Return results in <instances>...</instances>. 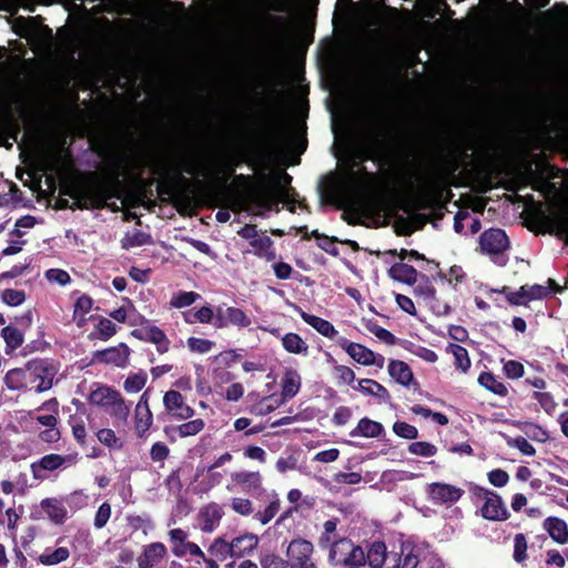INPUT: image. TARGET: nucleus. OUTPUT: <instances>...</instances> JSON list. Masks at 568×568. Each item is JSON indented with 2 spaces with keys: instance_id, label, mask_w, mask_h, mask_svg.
Returning a JSON list of instances; mask_svg holds the SVG:
<instances>
[{
  "instance_id": "obj_1",
  "label": "nucleus",
  "mask_w": 568,
  "mask_h": 568,
  "mask_svg": "<svg viewBox=\"0 0 568 568\" xmlns=\"http://www.w3.org/2000/svg\"><path fill=\"white\" fill-rule=\"evenodd\" d=\"M91 149L103 160V166L98 172L87 173L88 184L78 190L63 189L61 192L74 199L70 209L75 210H102L106 201L123 199L125 184L120 176L125 175L122 169V160L111 151L104 142H95Z\"/></svg>"
},
{
  "instance_id": "obj_2",
  "label": "nucleus",
  "mask_w": 568,
  "mask_h": 568,
  "mask_svg": "<svg viewBox=\"0 0 568 568\" xmlns=\"http://www.w3.org/2000/svg\"><path fill=\"white\" fill-rule=\"evenodd\" d=\"M237 163L225 162L217 170L199 155L180 159L170 164L152 166V173L161 178L158 183V193L160 195L172 196L176 194L182 186L189 184V179L184 173L192 176H212L221 185H225L229 179L234 174Z\"/></svg>"
},
{
  "instance_id": "obj_3",
  "label": "nucleus",
  "mask_w": 568,
  "mask_h": 568,
  "mask_svg": "<svg viewBox=\"0 0 568 568\" xmlns=\"http://www.w3.org/2000/svg\"><path fill=\"white\" fill-rule=\"evenodd\" d=\"M394 119L384 108L371 109L364 118L363 160L390 163L403 151V139L394 130Z\"/></svg>"
},
{
  "instance_id": "obj_4",
  "label": "nucleus",
  "mask_w": 568,
  "mask_h": 568,
  "mask_svg": "<svg viewBox=\"0 0 568 568\" xmlns=\"http://www.w3.org/2000/svg\"><path fill=\"white\" fill-rule=\"evenodd\" d=\"M235 181L247 186L250 196L261 206H266L276 196L284 195L292 183V176L285 171L278 174H263L257 181L251 175H235Z\"/></svg>"
},
{
  "instance_id": "obj_5",
  "label": "nucleus",
  "mask_w": 568,
  "mask_h": 568,
  "mask_svg": "<svg viewBox=\"0 0 568 568\" xmlns=\"http://www.w3.org/2000/svg\"><path fill=\"white\" fill-rule=\"evenodd\" d=\"M122 160V169L125 175L120 176V180L124 182L126 178H133L135 182L139 183V192L136 194V205H143L148 210H152L156 205V201L153 200V190L152 185L154 183L153 179H143L142 174L145 169L151 168V162L146 156H138L131 161V164L128 165L124 158L119 153L114 152Z\"/></svg>"
},
{
  "instance_id": "obj_6",
  "label": "nucleus",
  "mask_w": 568,
  "mask_h": 568,
  "mask_svg": "<svg viewBox=\"0 0 568 568\" xmlns=\"http://www.w3.org/2000/svg\"><path fill=\"white\" fill-rule=\"evenodd\" d=\"M329 561L334 565L365 566V552L361 546H355L349 539L341 538L331 545Z\"/></svg>"
},
{
  "instance_id": "obj_7",
  "label": "nucleus",
  "mask_w": 568,
  "mask_h": 568,
  "mask_svg": "<svg viewBox=\"0 0 568 568\" xmlns=\"http://www.w3.org/2000/svg\"><path fill=\"white\" fill-rule=\"evenodd\" d=\"M479 244L481 250L489 254L495 263L500 266L506 265L507 258L503 254L509 248L510 242L504 230L491 227L484 231L479 236Z\"/></svg>"
},
{
  "instance_id": "obj_8",
  "label": "nucleus",
  "mask_w": 568,
  "mask_h": 568,
  "mask_svg": "<svg viewBox=\"0 0 568 568\" xmlns=\"http://www.w3.org/2000/svg\"><path fill=\"white\" fill-rule=\"evenodd\" d=\"M28 384H37L36 392L43 393L52 388L57 375L55 366L48 359L37 358L27 363Z\"/></svg>"
},
{
  "instance_id": "obj_9",
  "label": "nucleus",
  "mask_w": 568,
  "mask_h": 568,
  "mask_svg": "<svg viewBox=\"0 0 568 568\" xmlns=\"http://www.w3.org/2000/svg\"><path fill=\"white\" fill-rule=\"evenodd\" d=\"M251 324V317L239 307H223L222 305H219L215 308V321L213 322V326L215 328H224L229 325H233L239 328H245Z\"/></svg>"
},
{
  "instance_id": "obj_10",
  "label": "nucleus",
  "mask_w": 568,
  "mask_h": 568,
  "mask_svg": "<svg viewBox=\"0 0 568 568\" xmlns=\"http://www.w3.org/2000/svg\"><path fill=\"white\" fill-rule=\"evenodd\" d=\"M428 498L435 505H453L457 503L464 495V490L446 483H432L426 487Z\"/></svg>"
},
{
  "instance_id": "obj_11",
  "label": "nucleus",
  "mask_w": 568,
  "mask_h": 568,
  "mask_svg": "<svg viewBox=\"0 0 568 568\" xmlns=\"http://www.w3.org/2000/svg\"><path fill=\"white\" fill-rule=\"evenodd\" d=\"M130 353L129 346L120 343L113 347L95 351L92 354V362L123 368L129 364Z\"/></svg>"
},
{
  "instance_id": "obj_12",
  "label": "nucleus",
  "mask_w": 568,
  "mask_h": 568,
  "mask_svg": "<svg viewBox=\"0 0 568 568\" xmlns=\"http://www.w3.org/2000/svg\"><path fill=\"white\" fill-rule=\"evenodd\" d=\"M163 405L168 414L179 420H185L194 415V409L184 402L178 390H168L163 396Z\"/></svg>"
},
{
  "instance_id": "obj_13",
  "label": "nucleus",
  "mask_w": 568,
  "mask_h": 568,
  "mask_svg": "<svg viewBox=\"0 0 568 568\" xmlns=\"http://www.w3.org/2000/svg\"><path fill=\"white\" fill-rule=\"evenodd\" d=\"M168 556V548L160 541L143 547L142 554L136 558L139 568H159Z\"/></svg>"
},
{
  "instance_id": "obj_14",
  "label": "nucleus",
  "mask_w": 568,
  "mask_h": 568,
  "mask_svg": "<svg viewBox=\"0 0 568 568\" xmlns=\"http://www.w3.org/2000/svg\"><path fill=\"white\" fill-rule=\"evenodd\" d=\"M480 515L484 519L490 521H504L510 516L501 496L495 491L485 500L480 508Z\"/></svg>"
},
{
  "instance_id": "obj_15",
  "label": "nucleus",
  "mask_w": 568,
  "mask_h": 568,
  "mask_svg": "<svg viewBox=\"0 0 568 568\" xmlns=\"http://www.w3.org/2000/svg\"><path fill=\"white\" fill-rule=\"evenodd\" d=\"M223 516V507L217 503H210L205 505L199 511L201 530L206 534L214 531L220 526Z\"/></svg>"
},
{
  "instance_id": "obj_16",
  "label": "nucleus",
  "mask_w": 568,
  "mask_h": 568,
  "mask_svg": "<svg viewBox=\"0 0 568 568\" xmlns=\"http://www.w3.org/2000/svg\"><path fill=\"white\" fill-rule=\"evenodd\" d=\"M434 169L432 166L419 178V201L423 209L430 207L436 199L437 176Z\"/></svg>"
},
{
  "instance_id": "obj_17",
  "label": "nucleus",
  "mask_w": 568,
  "mask_h": 568,
  "mask_svg": "<svg viewBox=\"0 0 568 568\" xmlns=\"http://www.w3.org/2000/svg\"><path fill=\"white\" fill-rule=\"evenodd\" d=\"M258 542V536L253 532H244L230 539L232 558L239 559L251 555L257 548Z\"/></svg>"
},
{
  "instance_id": "obj_18",
  "label": "nucleus",
  "mask_w": 568,
  "mask_h": 568,
  "mask_svg": "<svg viewBox=\"0 0 568 568\" xmlns=\"http://www.w3.org/2000/svg\"><path fill=\"white\" fill-rule=\"evenodd\" d=\"M168 536L171 551L178 558L185 557L195 544L189 540V532L182 528L169 530Z\"/></svg>"
},
{
  "instance_id": "obj_19",
  "label": "nucleus",
  "mask_w": 568,
  "mask_h": 568,
  "mask_svg": "<svg viewBox=\"0 0 568 568\" xmlns=\"http://www.w3.org/2000/svg\"><path fill=\"white\" fill-rule=\"evenodd\" d=\"M387 274L392 280L410 286L415 285L422 275L414 266L403 262L393 264Z\"/></svg>"
},
{
  "instance_id": "obj_20",
  "label": "nucleus",
  "mask_w": 568,
  "mask_h": 568,
  "mask_svg": "<svg viewBox=\"0 0 568 568\" xmlns=\"http://www.w3.org/2000/svg\"><path fill=\"white\" fill-rule=\"evenodd\" d=\"M313 544L306 539H293L287 547V556L293 566L300 562L308 561L313 554Z\"/></svg>"
},
{
  "instance_id": "obj_21",
  "label": "nucleus",
  "mask_w": 568,
  "mask_h": 568,
  "mask_svg": "<svg viewBox=\"0 0 568 568\" xmlns=\"http://www.w3.org/2000/svg\"><path fill=\"white\" fill-rule=\"evenodd\" d=\"M353 388L366 396L376 397L383 403H389L392 399V396L387 388L379 384L378 382L371 378H363L358 381L357 385L353 386Z\"/></svg>"
},
{
  "instance_id": "obj_22",
  "label": "nucleus",
  "mask_w": 568,
  "mask_h": 568,
  "mask_svg": "<svg viewBox=\"0 0 568 568\" xmlns=\"http://www.w3.org/2000/svg\"><path fill=\"white\" fill-rule=\"evenodd\" d=\"M389 376L402 386H409L414 382V374L409 365L399 359H390L387 366Z\"/></svg>"
},
{
  "instance_id": "obj_23",
  "label": "nucleus",
  "mask_w": 568,
  "mask_h": 568,
  "mask_svg": "<svg viewBox=\"0 0 568 568\" xmlns=\"http://www.w3.org/2000/svg\"><path fill=\"white\" fill-rule=\"evenodd\" d=\"M384 433V426L368 417L358 420L357 426L349 432L351 437L376 438Z\"/></svg>"
},
{
  "instance_id": "obj_24",
  "label": "nucleus",
  "mask_w": 568,
  "mask_h": 568,
  "mask_svg": "<svg viewBox=\"0 0 568 568\" xmlns=\"http://www.w3.org/2000/svg\"><path fill=\"white\" fill-rule=\"evenodd\" d=\"M63 459L61 458V455L59 454H48L42 456L37 462H33L31 464V473L36 479H44V476L41 474V470L45 471H54L60 469L61 462Z\"/></svg>"
},
{
  "instance_id": "obj_25",
  "label": "nucleus",
  "mask_w": 568,
  "mask_h": 568,
  "mask_svg": "<svg viewBox=\"0 0 568 568\" xmlns=\"http://www.w3.org/2000/svg\"><path fill=\"white\" fill-rule=\"evenodd\" d=\"M40 506L48 518L55 525H62L67 520L68 511L60 500L55 498H44L41 500Z\"/></svg>"
},
{
  "instance_id": "obj_26",
  "label": "nucleus",
  "mask_w": 568,
  "mask_h": 568,
  "mask_svg": "<svg viewBox=\"0 0 568 568\" xmlns=\"http://www.w3.org/2000/svg\"><path fill=\"white\" fill-rule=\"evenodd\" d=\"M70 550L68 547L51 548L47 547L42 554L34 557V561L42 566H55L64 562L70 557Z\"/></svg>"
},
{
  "instance_id": "obj_27",
  "label": "nucleus",
  "mask_w": 568,
  "mask_h": 568,
  "mask_svg": "<svg viewBox=\"0 0 568 568\" xmlns=\"http://www.w3.org/2000/svg\"><path fill=\"white\" fill-rule=\"evenodd\" d=\"M70 550L68 547L51 548L47 547L42 554L34 557V561L42 566H55L64 562L70 557Z\"/></svg>"
},
{
  "instance_id": "obj_28",
  "label": "nucleus",
  "mask_w": 568,
  "mask_h": 568,
  "mask_svg": "<svg viewBox=\"0 0 568 568\" xmlns=\"http://www.w3.org/2000/svg\"><path fill=\"white\" fill-rule=\"evenodd\" d=\"M544 528L549 536L558 544H568V526L564 519L558 517H548L544 521Z\"/></svg>"
},
{
  "instance_id": "obj_29",
  "label": "nucleus",
  "mask_w": 568,
  "mask_h": 568,
  "mask_svg": "<svg viewBox=\"0 0 568 568\" xmlns=\"http://www.w3.org/2000/svg\"><path fill=\"white\" fill-rule=\"evenodd\" d=\"M301 317L306 324L312 326L314 329H316L321 335L325 337L333 339L338 334L334 325L327 320L306 313L304 311H301Z\"/></svg>"
},
{
  "instance_id": "obj_30",
  "label": "nucleus",
  "mask_w": 568,
  "mask_h": 568,
  "mask_svg": "<svg viewBox=\"0 0 568 568\" xmlns=\"http://www.w3.org/2000/svg\"><path fill=\"white\" fill-rule=\"evenodd\" d=\"M120 392L109 387V386H100L97 389L92 390L89 395V402L92 405L103 407L108 409L112 402L118 398Z\"/></svg>"
},
{
  "instance_id": "obj_31",
  "label": "nucleus",
  "mask_w": 568,
  "mask_h": 568,
  "mask_svg": "<svg viewBox=\"0 0 568 568\" xmlns=\"http://www.w3.org/2000/svg\"><path fill=\"white\" fill-rule=\"evenodd\" d=\"M283 348L295 355L307 356L308 345L297 333H286L281 337Z\"/></svg>"
},
{
  "instance_id": "obj_32",
  "label": "nucleus",
  "mask_w": 568,
  "mask_h": 568,
  "mask_svg": "<svg viewBox=\"0 0 568 568\" xmlns=\"http://www.w3.org/2000/svg\"><path fill=\"white\" fill-rule=\"evenodd\" d=\"M301 376L295 369H286L282 378V397L284 400L293 398L301 388Z\"/></svg>"
},
{
  "instance_id": "obj_33",
  "label": "nucleus",
  "mask_w": 568,
  "mask_h": 568,
  "mask_svg": "<svg viewBox=\"0 0 568 568\" xmlns=\"http://www.w3.org/2000/svg\"><path fill=\"white\" fill-rule=\"evenodd\" d=\"M387 560H389V557L383 541L373 542L367 554H365V564H368L372 568H383Z\"/></svg>"
},
{
  "instance_id": "obj_34",
  "label": "nucleus",
  "mask_w": 568,
  "mask_h": 568,
  "mask_svg": "<svg viewBox=\"0 0 568 568\" xmlns=\"http://www.w3.org/2000/svg\"><path fill=\"white\" fill-rule=\"evenodd\" d=\"M3 382L10 390H22L28 386V371L24 367L12 368L7 372Z\"/></svg>"
},
{
  "instance_id": "obj_35",
  "label": "nucleus",
  "mask_w": 568,
  "mask_h": 568,
  "mask_svg": "<svg viewBox=\"0 0 568 568\" xmlns=\"http://www.w3.org/2000/svg\"><path fill=\"white\" fill-rule=\"evenodd\" d=\"M232 480L246 490H258L262 487V476L258 471H237L232 474Z\"/></svg>"
},
{
  "instance_id": "obj_36",
  "label": "nucleus",
  "mask_w": 568,
  "mask_h": 568,
  "mask_svg": "<svg viewBox=\"0 0 568 568\" xmlns=\"http://www.w3.org/2000/svg\"><path fill=\"white\" fill-rule=\"evenodd\" d=\"M478 384L493 394L503 397L508 395V388L506 385L498 381V378L491 372L480 373L478 376Z\"/></svg>"
},
{
  "instance_id": "obj_37",
  "label": "nucleus",
  "mask_w": 568,
  "mask_h": 568,
  "mask_svg": "<svg viewBox=\"0 0 568 568\" xmlns=\"http://www.w3.org/2000/svg\"><path fill=\"white\" fill-rule=\"evenodd\" d=\"M549 120H551V118L548 115L547 118H545V120L542 122L544 130L548 134L554 133L556 135H564V136L568 135V112L567 111H561L558 114L557 119L550 121V123H548Z\"/></svg>"
},
{
  "instance_id": "obj_38",
  "label": "nucleus",
  "mask_w": 568,
  "mask_h": 568,
  "mask_svg": "<svg viewBox=\"0 0 568 568\" xmlns=\"http://www.w3.org/2000/svg\"><path fill=\"white\" fill-rule=\"evenodd\" d=\"M1 336L6 342V354L8 355L18 349L24 341L22 332L12 325L4 326L1 329Z\"/></svg>"
},
{
  "instance_id": "obj_39",
  "label": "nucleus",
  "mask_w": 568,
  "mask_h": 568,
  "mask_svg": "<svg viewBox=\"0 0 568 568\" xmlns=\"http://www.w3.org/2000/svg\"><path fill=\"white\" fill-rule=\"evenodd\" d=\"M230 540L225 535L216 537L212 544L207 548V552L210 556L219 559L220 561H225L227 558H232Z\"/></svg>"
},
{
  "instance_id": "obj_40",
  "label": "nucleus",
  "mask_w": 568,
  "mask_h": 568,
  "mask_svg": "<svg viewBox=\"0 0 568 568\" xmlns=\"http://www.w3.org/2000/svg\"><path fill=\"white\" fill-rule=\"evenodd\" d=\"M446 351L454 356V365L457 369L464 374L469 371L471 362L468 351L464 346L450 343Z\"/></svg>"
},
{
  "instance_id": "obj_41",
  "label": "nucleus",
  "mask_w": 568,
  "mask_h": 568,
  "mask_svg": "<svg viewBox=\"0 0 568 568\" xmlns=\"http://www.w3.org/2000/svg\"><path fill=\"white\" fill-rule=\"evenodd\" d=\"M12 130L13 134L11 135L14 140H17V135L20 132V125L14 120V114L11 108V103H6L0 110V132Z\"/></svg>"
},
{
  "instance_id": "obj_42",
  "label": "nucleus",
  "mask_w": 568,
  "mask_h": 568,
  "mask_svg": "<svg viewBox=\"0 0 568 568\" xmlns=\"http://www.w3.org/2000/svg\"><path fill=\"white\" fill-rule=\"evenodd\" d=\"M419 562L418 555L415 548L407 544L402 545L398 562L389 566L388 568H416Z\"/></svg>"
},
{
  "instance_id": "obj_43",
  "label": "nucleus",
  "mask_w": 568,
  "mask_h": 568,
  "mask_svg": "<svg viewBox=\"0 0 568 568\" xmlns=\"http://www.w3.org/2000/svg\"><path fill=\"white\" fill-rule=\"evenodd\" d=\"M281 509V499L276 494L272 496L271 501L262 511H256L253 518L258 521L261 525H267L280 511Z\"/></svg>"
},
{
  "instance_id": "obj_44",
  "label": "nucleus",
  "mask_w": 568,
  "mask_h": 568,
  "mask_svg": "<svg viewBox=\"0 0 568 568\" xmlns=\"http://www.w3.org/2000/svg\"><path fill=\"white\" fill-rule=\"evenodd\" d=\"M153 243L152 235L141 230H135L132 234H126L122 240L123 248L138 247L143 245H150Z\"/></svg>"
},
{
  "instance_id": "obj_45",
  "label": "nucleus",
  "mask_w": 568,
  "mask_h": 568,
  "mask_svg": "<svg viewBox=\"0 0 568 568\" xmlns=\"http://www.w3.org/2000/svg\"><path fill=\"white\" fill-rule=\"evenodd\" d=\"M135 430L139 437H143L153 423V415L150 409H135Z\"/></svg>"
},
{
  "instance_id": "obj_46",
  "label": "nucleus",
  "mask_w": 568,
  "mask_h": 568,
  "mask_svg": "<svg viewBox=\"0 0 568 568\" xmlns=\"http://www.w3.org/2000/svg\"><path fill=\"white\" fill-rule=\"evenodd\" d=\"M349 356L364 366H372L375 361L374 352L359 343H356L355 346H351Z\"/></svg>"
},
{
  "instance_id": "obj_47",
  "label": "nucleus",
  "mask_w": 568,
  "mask_h": 568,
  "mask_svg": "<svg viewBox=\"0 0 568 568\" xmlns=\"http://www.w3.org/2000/svg\"><path fill=\"white\" fill-rule=\"evenodd\" d=\"M386 253L393 256H398L402 261H404L407 257H410L415 261H424L426 262V271H432V268L429 267L430 265H435L438 268V262L434 260H428L424 254L419 253L416 250L402 248L399 252H397L396 250H388Z\"/></svg>"
},
{
  "instance_id": "obj_48",
  "label": "nucleus",
  "mask_w": 568,
  "mask_h": 568,
  "mask_svg": "<svg viewBox=\"0 0 568 568\" xmlns=\"http://www.w3.org/2000/svg\"><path fill=\"white\" fill-rule=\"evenodd\" d=\"M98 440L110 449L120 450L123 447L122 440L111 428H102L97 432Z\"/></svg>"
},
{
  "instance_id": "obj_49",
  "label": "nucleus",
  "mask_w": 568,
  "mask_h": 568,
  "mask_svg": "<svg viewBox=\"0 0 568 568\" xmlns=\"http://www.w3.org/2000/svg\"><path fill=\"white\" fill-rule=\"evenodd\" d=\"M69 424L71 426L74 440L81 447H84L87 445V428L84 420L77 415H71L69 418Z\"/></svg>"
},
{
  "instance_id": "obj_50",
  "label": "nucleus",
  "mask_w": 568,
  "mask_h": 568,
  "mask_svg": "<svg viewBox=\"0 0 568 568\" xmlns=\"http://www.w3.org/2000/svg\"><path fill=\"white\" fill-rule=\"evenodd\" d=\"M312 235L316 240H318V247L325 251L327 254L332 256H337L339 254L338 248L335 246L336 243H339V240L337 237L327 236L325 234L320 233L317 230L312 231Z\"/></svg>"
},
{
  "instance_id": "obj_51",
  "label": "nucleus",
  "mask_w": 568,
  "mask_h": 568,
  "mask_svg": "<svg viewBox=\"0 0 568 568\" xmlns=\"http://www.w3.org/2000/svg\"><path fill=\"white\" fill-rule=\"evenodd\" d=\"M116 334V325L109 318L101 317L95 326V331L91 333V337L97 335L101 341H108Z\"/></svg>"
},
{
  "instance_id": "obj_52",
  "label": "nucleus",
  "mask_w": 568,
  "mask_h": 568,
  "mask_svg": "<svg viewBox=\"0 0 568 568\" xmlns=\"http://www.w3.org/2000/svg\"><path fill=\"white\" fill-rule=\"evenodd\" d=\"M199 298H201V295L196 292L180 291L171 297L170 305L174 308H183L192 305Z\"/></svg>"
},
{
  "instance_id": "obj_53",
  "label": "nucleus",
  "mask_w": 568,
  "mask_h": 568,
  "mask_svg": "<svg viewBox=\"0 0 568 568\" xmlns=\"http://www.w3.org/2000/svg\"><path fill=\"white\" fill-rule=\"evenodd\" d=\"M419 283H416V286L414 287L415 295L423 296L427 300H435L436 298V288L433 286L432 280L422 273V275L418 277Z\"/></svg>"
},
{
  "instance_id": "obj_54",
  "label": "nucleus",
  "mask_w": 568,
  "mask_h": 568,
  "mask_svg": "<svg viewBox=\"0 0 568 568\" xmlns=\"http://www.w3.org/2000/svg\"><path fill=\"white\" fill-rule=\"evenodd\" d=\"M409 454L422 457H432L437 454V447L429 442H413L408 445Z\"/></svg>"
},
{
  "instance_id": "obj_55",
  "label": "nucleus",
  "mask_w": 568,
  "mask_h": 568,
  "mask_svg": "<svg viewBox=\"0 0 568 568\" xmlns=\"http://www.w3.org/2000/svg\"><path fill=\"white\" fill-rule=\"evenodd\" d=\"M204 427V420L202 418H196L179 425L176 430L181 437H190L201 433Z\"/></svg>"
},
{
  "instance_id": "obj_56",
  "label": "nucleus",
  "mask_w": 568,
  "mask_h": 568,
  "mask_svg": "<svg viewBox=\"0 0 568 568\" xmlns=\"http://www.w3.org/2000/svg\"><path fill=\"white\" fill-rule=\"evenodd\" d=\"M108 412L111 416H113L114 418H116L119 420H123V422L126 420V418L130 414V408L125 404V400L122 397L121 393L119 394L118 398H115L112 402V404L108 408Z\"/></svg>"
},
{
  "instance_id": "obj_57",
  "label": "nucleus",
  "mask_w": 568,
  "mask_h": 568,
  "mask_svg": "<svg viewBox=\"0 0 568 568\" xmlns=\"http://www.w3.org/2000/svg\"><path fill=\"white\" fill-rule=\"evenodd\" d=\"M366 328L368 329V332L374 334L378 339L383 341L387 345L396 344V341H397L396 336L393 333H390L388 329L379 326L376 322L369 321L366 324Z\"/></svg>"
},
{
  "instance_id": "obj_58",
  "label": "nucleus",
  "mask_w": 568,
  "mask_h": 568,
  "mask_svg": "<svg viewBox=\"0 0 568 568\" xmlns=\"http://www.w3.org/2000/svg\"><path fill=\"white\" fill-rule=\"evenodd\" d=\"M146 381L148 376L144 372L131 374L124 382V389L128 393H138L145 386Z\"/></svg>"
},
{
  "instance_id": "obj_59",
  "label": "nucleus",
  "mask_w": 568,
  "mask_h": 568,
  "mask_svg": "<svg viewBox=\"0 0 568 568\" xmlns=\"http://www.w3.org/2000/svg\"><path fill=\"white\" fill-rule=\"evenodd\" d=\"M393 432L398 436V437H402V438H405V439H415L418 437V429L406 423V422H400V420H397L393 424Z\"/></svg>"
},
{
  "instance_id": "obj_60",
  "label": "nucleus",
  "mask_w": 568,
  "mask_h": 568,
  "mask_svg": "<svg viewBox=\"0 0 568 568\" xmlns=\"http://www.w3.org/2000/svg\"><path fill=\"white\" fill-rule=\"evenodd\" d=\"M1 301L8 306H19L26 301L24 291L6 288L1 293Z\"/></svg>"
},
{
  "instance_id": "obj_61",
  "label": "nucleus",
  "mask_w": 568,
  "mask_h": 568,
  "mask_svg": "<svg viewBox=\"0 0 568 568\" xmlns=\"http://www.w3.org/2000/svg\"><path fill=\"white\" fill-rule=\"evenodd\" d=\"M262 568H288L290 564L280 555L268 552L260 557Z\"/></svg>"
},
{
  "instance_id": "obj_62",
  "label": "nucleus",
  "mask_w": 568,
  "mask_h": 568,
  "mask_svg": "<svg viewBox=\"0 0 568 568\" xmlns=\"http://www.w3.org/2000/svg\"><path fill=\"white\" fill-rule=\"evenodd\" d=\"M186 344L191 352L199 354L209 353L214 346V342L200 337H189Z\"/></svg>"
},
{
  "instance_id": "obj_63",
  "label": "nucleus",
  "mask_w": 568,
  "mask_h": 568,
  "mask_svg": "<svg viewBox=\"0 0 568 568\" xmlns=\"http://www.w3.org/2000/svg\"><path fill=\"white\" fill-rule=\"evenodd\" d=\"M532 398H535L539 403V405L548 415H551L557 407V403L555 402L554 396L550 393L534 392Z\"/></svg>"
},
{
  "instance_id": "obj_64",
  "label": "nucleus",
  "mask_w": 568,
  "mask_h": 568,
  "mask_svg": "<svg viewBox=\"0 0 568 568\" xmlns=\"http://www.w3.org/2000/svg\"><path fill=\"white\" fill-rule=\"evenodd\" d=\"M503 371L508 378L518 379L524 376L525 367L520 362L509 359L504 362Z\"/></svg>"
}]
</instances>
